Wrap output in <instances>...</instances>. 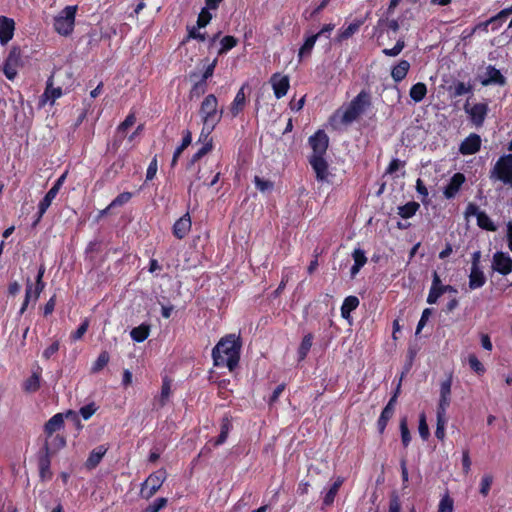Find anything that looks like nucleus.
<instances>
[{
    "label": "nucleus",
    "instance_id": "obj_1",
    "mask_svg": "<svg viewBox=\"0 0 512 512\" xmlns=\"http://www.w3.org/2000/svg\"><path fill=\"white\" fill-rule=\"evenodd\" d=\"M241 343L235 334H228L221 338L212 350L214 365L227 367L230 371L238 365Z\"/></svg>",
    "mask_w": 512,
    "mask_h": 512
},
{
    "label": "nucleus",
    "instance_id": "obj_2",
    "mask_svg": "<svg viewBox=\"0 0 512 512\" xmlns=\"http://www.w3.org/2000/svg\"><path fill=\"white\" fill-rule=\"evenodd\" d=\"M370 106V95L361 91L346 107L338 109L330 119L331 126L339 129L357 120Z\"/></svg>",
    "mask_w": 512,
    "mask_h": 512
},
{
    "label": "nucleus",
    "instance_id": "obj_3",
    "mask_svg": "<svg viewBox=\"0 0 512 512\" xmlns=\"http://www.w3.org/2000/svg\"><path fill=\"white\" fill-rule=\"evenodd\" d=\"M199 115L204 124V133H211L223 115V110L218 109V100L214 94H209L203 99Z\"/></svg>",
    "mask_w": 512,
    "mask_h": 512
},
{
    "label": "nucleus",
    "instance_id": "obj_4",
    "mask_svg": "<svg viewBox=\"0 0 512 512\" xmlns=\"http://www.w3.org/2000/svg\"><path fill=\"white\" fill-rule=\"evenodd\" d=\"M489 178L491 181H499L512 187V153L498 158L489 172Z\"/></svg>",
    "mask_w": 512,
    "mask_h": 512
},
{
    "label": "nucleus",
    "instance_id": "obj_5",
    "mask_svg": "<svg viewBox=\"0 0 512 512\" xmlns=\"http://www.w3.org/2000/svg\"><path fill=\"white\" fill-rule=\"evenodd\" d=\"M77 8L76 5L66 6L54 18V29L58 34L68 36L73 32Z\"/></svg>",
    "mask_w": 512,
    "mask_h": 512
},
{
    "label": "nucleus",
    "instance_id": "obj_6",
    "mask_svg": "<svg viewBox=\"0 0 512 512\" xmlns=\"http://www.w3.org/2000/svg\"><path fill=\"white\" fill-rule=\"evenodd\" d=\"M167 473L164 469H160L152 474L142 483L140 494L144 499H150L162 486Z\"/></svg>",
    "mask_w": 512,
    "mask_h": 512
},
{
    "label": "nucleus",
    "instance_id": "obj_7",
    "mask_svg": "<svg viewBox=\"0 0 512 512\" xmlns=\"http://www.w3.org/2000/svg\"><path fill=\"white\" fill-rule=\"evenodd\" d=\"M22 65L21 51L18 47H13L3 65V73L9 79L13 80Z\"/></svg>",
    "mask_w": 512,
    "mask_h": 512
},
{
    "label": "nucleus",
    "instance_id": "obj_8",
    "mask_svg": "<svg viewBox=\"0 0 512 512\" xmlns=\"http://www.w3.org/2000/svg\"><path fill=\"white\" fill-rule=\"evenodd\" d=\"M491 268L493 271L506 276L512 272V258L506 252L497 251L493 254Z\"/></svg>",
    "mask_w": 512,
    "mask_h": 512
},
{
    "label": "nucleus",
    "instance_id": "obj_9",
    "mask_svg": "<svg viewBox=\"0 0 512 512\" xmlns=\"http://www.w3.org/2000/svg\"><path fill=\"white\" fill-rule=\"evenodd\" d=\"M329 139L326 133L318 130L314 135L309 137V145L313 153L311 156H324L328 148Z\"/></svg>",
    "mask_w": 512,
    "mask_h": 512
},
{
    "label": "nucleus",
    "instance_id": "obj_10",
    "mask_svg": "<svg viewBox=\"0 0 512 512\" xmlns=\"http://www.w3.org/2000/svg\"><path fill=\"white\" fill-rule=\"evenodd\" d=\"M465 112L469 115L471 122L480 127L484 123L486 115L488 113V106L485 103H477L472 106L469 104H465L464 106Z\"/></svg>",
    "mask_w": 512,
    "mask_h": 512
},
{
    "label": "nucleus",
    "instance_id": "obj_11",
    "mask_svg": "<svg viewBox=\"0 0 512 512\" xmlns=\"http://www.w3.org/2000/svg\"><path fill=\"white\" fill-rule=\"evenodd\" d=\"M309 163L315 172L316 179L321 182H328L330 173L324 156H310Z\"/></svg>",
    "mask_w": 512,
    "mask_h": 512
},
{
    "label": "nucleus",
    "instance_id": "obj_12",
    "mask_svg": "<svg viewBox=\"0 0 512 512\" xmlns=\"http://www.w3.org/2000/svg\"><path fill=\"white\" fill-rule=\"evenodd\" d=\"M270 83L272 85L274 95L277 99L284 97L290 87L289 77L275 73L271 76Z\"/></svg>",
    "mask_w": 512,
    "mask_h": 512
},
{
    "label": "nucleus",
    "instance_id": "obj_13",
    "mask_svg": "<svg viewBox=\"0 0 512 512\" xmlns=\"http://www.w3.org/2000/svg\"><path fill=\"white\" fill-rule=\"evenodd\" d=\"M50 451H51V445L45 444L43 447V454L40 455L39 461H38V467H39V475L42 480H49L52 477V472L50 469Z\"/></svg>",
    "mask_w": 512,
    "mask_h": 512
},
{
    "label": "nucleus",
    "instance_id": "obj_14",
    "mask_svg": "<svg viewBox=\"0 0 512 512\" xmlns=\"http://www.w3.org/2000/svg\"><path fill=\"white\" fill-rule=\"evenodd\" d=\"M44 273H45V267L42 265V266H40V268L38 270V274L36 277V284H35L34 288H33L32 284L30 283V281L28 280L26 293H25V298L27 300L33 299L34 301H36L38 299L40 293L43 291V289L45 287V283L42 280Z\"/></svg>",
    "mask_w": 512,
    "mask_h": 512
},
{
    "label": "nucleus",
    "instance_id": "obj_15",
    "mask_svg": "<svg viewBox=\"0 0 512 512\" xmlns=\"http://www.w3.org/2000/svg\"><path fill=\"white\" fill-rule=\"evenodd\" d=\"M480 147V136L478 134L472 133L461 142L459 152L462 155H472L477 153L480 150Z\"/></svg>",
    "mask_w": 512,
    "mask_h": 512
},
{
    "label": "nucleus",
    "instance_id": "obj_16",
    "mask_svg": "<svg viewBox=\"0 0 512 512\" xmlns=\"http://www.w3.org/2000/svg\"><path fill=\"white\" fill-rule=\"evenodd\" d=\"M15 22L6 16H0V43L6 45L14 35Z\"/></svg>",
    "mask_w": 512,
    "mask_h": 512
},
{
    "label": "nucleus",
    "instance_id": "obj_17",
    "mask_svg": "<svg viewBox=\"0 0 512 512\" xmlns=\"http://www.w3.org/2000/svg\"><path fill=\"white\" fill-rule=\"evenodd\" d=\"M451 385H452L451 378H448L447 380H445L441 383L440 398H439V403H438V408H437V411H439V412L446 413V410L450 405Z\"/></svg>",
    "mask_w": 512,
    "mask_h": 512
},
{
    "label": "nucleus",
    "instance_id": "obj_18",
    "mask_svg": "<svg viewBox=\"0 0 512 512\" xmlns=\"http://www.w3.org/2000/svg\"><path fill=\"white\" fill-rule=\"evenodd\" d=\"M465 182V176L462 173H455L447 186L444 189V196L447 199H451L456 196V194L459 192L461 186Z\"/></svg>",
    "mask_w": 512,
    "mask_h": 512
},
{
    "label": "nucleus",
    "instance_id": "obj_19",
    "mask_svg": "<svg viewBox=\"0 0 512 512\" xmlns=\"http://www.w3.org/2000/svg\"><path fill=\"white\" fill-rule=\"evenodd\" d=\"M191 229V219L188 213L180 217L173 225V235L183 239Z\"/></svg>",
    "mask_w": 512,
    "mask_h": 512
},
{
    "label": "nucleus",
    "instance_id": "obj_20",
    "mask_svg": "<svg viewBox=\"0 0 512 512\" xmlns=\"http://www.w3.org/2000/svg\"><path fill=\"white\" fill-rule=\"evenodd\" d=\"M486 77L481 80V84L483 86H488L491 84H498V85H504L505 84V78L501 74V72L496 69L494 66L489 65L486 68Z\"/></svg>",
    "mask_w": 512,
    "mask_h": 512
},
{
    "label": "nucleus",
    "instance_id": "obj_21",
    "mask_svg": "<svg viewBox=\"0 0 512 512\" xmlns=\"http://www.w3.org/2000/svg\"><path fill=\"white\" fill-rule=\"evenodd\" d=\"M232 429V423L230 419L225 416L223 417L220 425V434L216 439H211L209 444H213L214 447L220 446L224 444L227 440V437Z\"/></svg>",
    "mask_w": 512,
    "mask_h": 512
},
{
    "label": "nucleus",
    "instance_id": "obj_22",
    "mask_svg": "<svg viewBox=\"0 0 512 512\" xmlns=\"http://www.w3.org/2000/svg\"><path fill=\"white\" fill-rule=\"evenodd\" d=\"M486 283V277L480 267H471L469 274V288L475 290L481 288Z\"/></svg>",
    "mask_w": 512,
    "mask_h": 512
},
{
    "label": "nucleus",
    "instance_id": "obj_23",
    "mask_svg": "<svg viewBox=\"0 0 512 512\" xmlns=\"http://www.w3.org/2000/svg\"><path fill=\"white\" fill-rule=\"evenodd\" d=\"M108 448L105 447L104 445H100L98 447H96L95 449H93L90 454H89V457L88 459L86 460V467L88 469H93L95 468L102 460L103 456L106 454Z\"/></svg>",
    "mask_w": 512,
    "mask_h": 512
},
{
    "label": "nucleus",
    "instance_id": "obj_24",
    "mask_svg": "<svg viewBox=\"0 0 512 512\" xmlns=\"http://www.w3.org/2000/svg\"><path fill=\"white\" fill-rule=\"evenodd\" d=\"M58 190L56 188L51 187L50 190L46 193L44 198L40 201L38 205V217L36 222H38L42 216L45 214L47 209L50 207L52 201L55 199V197L58 194Z\"/></svg>",
    "mask_w": 512,
    "mask_h": 512
},
{
    "label": "nucleus",
    "instance_id": "obj_25",
    "mask_svg": "<svg viewBox=\"0 0 512 512\" xmlns=\"http://www.w3.org/2000/svg\"><path fill=\"white\" fill-rule=\"evenodd\" d=\"M246 85H243L237 92L233 102L231 103L230 113L233 117L237 116L244 108L246 102L245 89Z\"/></svg>",
    "mask_w": 512,
    "mask_h": 512
},
{
    "label": "nucleus",
    "instance_id": "obj_26",
    "mask_svg": "<svg viewBox=\"0 0 512 512\" xmlns=\"http://www.w3.org/2000/svg\"><path fill=\"white\" fill-rule=\"evenodd\" d=\"M410 69V63L407 60H401L392 68L391 77L395 82L402 81Z\"/></svg>",
    "mask_w": 512,
    "mask_h": 512
},
{
    "label": "nucleus",
    "instance_id": "obj_27",
    "mask_svg": "<svg viewBox=\"0 0 512 512\" xmlns=\"http://www.w3.org/2000/svg\"><path fill=\"white\" fill-rule=\"evenodd\" d=\"M64 424L63 414L58 413L49 419L45 424V433L51 437L54 432L60 430Z\"/></svg>",
    "mask_w": 512,
    "mask_h": 512
},
{
    "label": "nucleus",
    "instance_id": "obj_28",
    "mask_svg": "<svg viewBox=\"0 0 512 512\" xmlns=\"http://www.w3.org/2000/svg\"><path fill=\"white\" fill-rule=\"evenodd\" d=\"M359 306V299L356 296H348L341 306V316L344 319L350 318V313Z\"/></svg>",
    "mask_w": 512,
    "mask_h": 512
},
{
    "label": "nucleus",
    "instance_id": "obj_29",
    "mask_svg": "<svg viewBox=\"0 0 512 512\" xmlns=\"http://www.w3.org/2000/svg\"><path fill=\"white\" fill-rule=\"evenodd\" d=\"M317 39H318V35H314V34L306 37L303 45L300 47V49L298 51L299 61H302L303 58L310 56Z\"/></svg>",
    "mask_w": 512,
    "mask_h": 512
},
{
    "label": "nucleus",
    "instance_id": "obj_30",
    "mask_svg": "<svg viewBox=\"0 0 512 512\" xmlns=\"http://www.w3.org/2000/svg\"><path fill=\"white\" fill-rule=\"evenodd\" d=\"M427 94V86L422 82L414 84L409 91L410 98L415 102H421Z\"/></svg>",
    "mask_w": 512,
    "mask_h": 512
},
{
    "label": "nucleus",
    "instance_id": "obj_31",
    "mask_svg": "<svg viewBox=\"0 0 512 512\" xmlns=\"http://www.w3.org/2000/svg\"><path fill=\"white\" fill-rule=\"evenodd\" d=\"M62 95V89L61 88H53L52 87V79L50 78L47 82V88L42 95V102L45 103L47 101H50L51 104L54 103L56 99L61 97Z\"/></svg>",
    "mask_w": 512,
    "mask_h": 512
},
{
    "label": "nucleus",
    "instance_id": "obj_32",
    "mask_svg": "<svg viewBox=\"0 0 512 512\" xmlns=\"http://www.w3.org/2000/svg\"><path fill=\"white\" fill-rule=\"evenodd\" d=\"M192 142V134L189 130H186L183 135L182 143L179 147L176 148L173 154L171 165L175 166L178 158L182 154V152L191 144Z\"/></svg>",
    "mask_w": 512,
    "mask_h": 512
},
{
    "label": "nucleus",
    "instance_id": "obj_33",
    "mask_svg": "<svg viewBox=\"0 0 512 512\" xmlns=\"http://www.w3.org/2000/svg\"><path fill=\"white\" fill-rule=\"evenodd\" d=\"M343 484V478L339 477L337 480L333 483V485L330 487V489L327 491L323 498V504L325 506H330L333 504L334 499L338 493L339 488Z\"/></svg>",
    "mask_w": 512,
    "mask_h": 512
},
{
    "label": "nucleus",
    "instance_id": "obj_34",
    "mask_svg": "<svg viewBox=\"0 0 512 512\" xmlns=\"http://www.w3.org/2000/svg\"><path fill=\"white\" fill-rule=\"evenodd\" d=\"M313 342V335L311 333H308L305 335L301 341V344L298 348V360L302 361L306 358L308 352L310 351L312 347Z\"/></svg>",
    "mask_w": 512,
    "mask_h": 512
},
{
    "label": "nucleus",
    "instance_id": "obj_35",
    "mask_svg": "<svg viewBox=\"0 0 512 512\" xmlns=\"http://www.w3.org/2000/svg\"><path fill=\"white\" fill-rule=\"evenodd\" d=\"M170 395H171V382L167 378H164L162 387H161V393L156 400L158 407L161 408V407L165 406Z\"/></svg>",
    "mask_w": 512,
    "mask_h": 512
},
{
    "label": "nucleus",
    "instance_id": "obj_36",
    "mask_svg": "<svg viewBox=\"0 0 512 512\" xmlns=\"http://www.w3.org/2000/svg\"><path fill=\"white\" fill-rule=\"evenodd\" d=\"M40 373L39 372H33V374L24 382L23 389L26 392H35L40 387Z\"/></svg>",
    "mask_w": 512,
    "mask_h": 512
},
{
    "label": "nucleus",
    "instance_id": "obj_37",
    "mask_svg": "<svg viewBox=\"0 0 512 512\" xmlns=\"http://www.w3.org/2000/svg\"><path fill=\"white\" fill-rule=\"evenodd\" d=\"M419 204L417 202H408L407 204L398 207V214L405 219H408L415 215L417 210L419 209Z\"/></svg>",
    "mask_w": 512,
    "mask_h": 512
},
{
    "label": "nucleus",
    "instance_id": "obj_38",
    "mask_svg": "<svg viewBox=\"0 0 512 512\" xmlns=\"http://www.w3.org/2000/svg\"><path fill=\"white\" fill-rule=\"evenodd\" d=\"M130 335L134 341L143 342L149 336V327L146 325L135 327L131 330Z\"/></svg>",
    "mask_w": 512,
    "mask_h": 512
},
{
    "label": "nucleus",
    "instance_id": "obj_39",
    "mask_svg": "<svg viewBox=\"0 0 512 512\" xmlns=\"http://www.w3.org/2000/svg\"><path fill=\"white\" fill-rule=\"evenodd\" d=\"M363 24L364 20H355L353 23L349 24L346 28L341 30L340 38L343 40L350 38L359 30L360 26Z\"/></svg>",
    "mask_w": 512,
    "mask_h": 512
},
{
    "label": "nucleus",
    "instance_id": "obj_40",
    "mask_svg": "<svg viewBox=\"0 0 512 512\" xmlns=\"http://www.w3.org/2000/svg\"><path fill=\"white\" fill-rule=\"evenodd\" d=\"M493 480L494 477L491 473H485L482 476L479 487V492L482 496L486 497L489 494Z\"/></svg>",
    "mask_w": 512,
    "mask_h": 512
},
{
    "label": "nucleus",
    "instance_id": "obj_41",
    "mask_svg": "<svg viewBox=\"0 0 512 512\" xmlns=\"http://www.w3.org/2000/svg\"><path fill=\"white\" fill-rule=\"evenodd\" d=\"M207 91V82L204 80H200L196 82L189 92V98L192 100L194 98H199L204 95Z\"/></svg>",
    "mask_w": 512,
    "mask_h": 512
},
{
    "label": "nucleus",
    "instance_id": "obj_42",
    "mask_svg": "<svg viewBox=\"0 0 512 512\" xmlns=\"http://www.w3.org/2000/svg\"><path fill=\"white\" fill-rule=\"evenodd\" d=\"M477 224L479 227L486 229L488 231L496 230V226L494 225L493 221L483 211L477 215Z\"/></svg>",
    "mask_w": 512,
    "mask_h": 512
},
{
    "label": "nucleus",
    "instance_id": "obj_43",
    "mask_svg": "<svg viewBox=\"0 0 512 512\" xmlns=\"http://www.w3.org/2000/svg\"><path fill=\"white\" fill-rule=\"evenodd\" d=\"M132 197V194L130 192H123L121 194H119L110 204L109 206L102 211V214L106 213L107 210L111 209V208H114V207H119V206H122L124 204H126Z\"/></svg>",
    "mask_w": 512,
    "mask_h": 512
},
{
    "label": "nucleus",
    "instance_id": "obj_44",
    "mask_svg": "<svg viewBox=\"0 0 512 512\" xmlns=\"http://www.w3.org/2000/svg\"><path fill=\"white\" fill-rule=\"evenodd\" d=\"M254 183L256 188L262 193H269L274 188V184L272 181L263 179L259 176H255Z\"/></svg>",
    "mask_w": 512,
    "mask_h": 512
},
{
    "label": "nucleus",
    "instance_id": "obj_45",
    "mask_svg": "<svg viewBox=\"0 0 512 512\" xmlns=\"http://www.w3.org/2000/svg\"><path fill=\"white\" fill-rule=\"evenodd\" d=\"M109 359L110 357L108 352H101L92 366V372L97 373L101 371L108 364Z\"/></svg>",
    "mask_w": 512,
    "mask_h": 512
},
{
    "label": "nucleus",
    "instance_id": "obj_46",
    "mask_svg": "<svg viewBox=\"0 0 512 512\" xmlns=\"http://www.w3.org/2000/svg\"><path fill=\"white\" fill-rule=\"evenodd\" d=\"M393 415H394V412L390 411V408L383 409V411L381 412V415L377 421V426H378V430L380 433H383V431L385 430V428L387 426L388 421L392 418Z\"/></svg>",
    "mask_w": 512,
    "mask_h": 512
},
{
    "label": "nucleus",
    "instance_id": "obj_47",
    "mask_svg": "<svg viewBox=\"0 0 512 512\" xmlns=\"http://www.w3.org/2000/svg\"><path fill=\"white\" fill-rule=\"evenodd\" d=\"M237 39L233 36H225L221 39L219 54H224L237 45Z\"/></svg>",
    "mask_w": 512,
    "mask_h": 512
},
{
    "label": "nucleus",
    "instance_id": "obj_48",
    "mask_svg": "<svg viewBox=\"0 0 512 512\" xmlns=\"http://www.w3.org/2000/svg\"><path fill=\"white\" fill-rule=\"evenodd\" d=\"M213 143L212 140H207L204 145L192 156L190 164H194L196 161H198L200 158H202L204 155H206L208 152L212 150Z\"/></svg>",
    "mask_w": 512,
    "mask_h": 512
},
{
    "label": "nucleus",
    "instance_id": "obj_49",
    "mask_svg": "<svg viewBox=\"0 0 512 512\" xmlns=\"http://www.w3.org/2000/svg\"><path fill=\"white\" fill-rule=\"evenodd\" d=\"M45 444L51 445L50 455L63 448L66 444L64 437L56 435L50 440H46Z\"/></svg>",
    "mask_w": 512,
    "mask_h": 512
},
{
    "label": "nucleus",
    "instance_id": "obj_50",
    "mask_svg": "<svg viewBox=\"0 0 512 512\" xmlns=\"http://www.w3.org/2000/svg\"><path fill=\"white\" fill-rule=\"evenodd\" d=\"M454 510V502L453 499L449 495H445L441 498L438 511L437 512H453Z\"/></svg>",
    "mask_w": 512,
    "mask_h": 512
},
{
    "label": "nucleus",
    "instance_id": "obj_51",
    "mask_svg": "<svg viewBox=\"0 0 512 512\" xmlns=\"http://www.w3.org/2000/svg\"><path fill=\"white\" fill-rule=\"evenodd\" d=\"M468 364L475 373L479 375L484 374L485 368L475 354H470L468 356Z\"/></svg>",
    "mask_w": 512,
    "mask_h": 512
},
{
    "label": "nucleus",
    "instance_id": "obj_52",
    "mask_svg": "<svg viewBox=\"0 0 512 512\" xmlns=\"http://www.w3.org/2000/svg\"><path fill=\"white\" fill-rule=\"evenodd\" d=\"M405 47V42L403 39H399L395 46L393 48H385L383 49V53L386 55V56H389V57H396L398 56L402 50L404 49Z\"/></svg>",
    "mask_w": 512,
    "mask_h": 512
},
{
    "label": "nucleus",
    "instance_id": "obj_53",
    "mask_svg": "<svg viewBox=\"0 0 512 512\" xmlns=\"http://www.w3.org/2000/svg\"><path fill=\"white\" fill-rule=\"evenodd\" d=\"M209 8L204 7L198 15L197 26L198 28H204L212 19V15L209 12Z\"/></svg>",
    "mask_w": 512,
    "mask_h": 512
},
{
    "label": "nucleus",
    "instance_id": "obj_54",
    "mask_svg": "<svg viewBox=\"0 0 512 512\" xmlns=\"http://www.w3.org/2000/svg\"><path fill=\"white\" fill-rule=\"evenodd\" d=\"M400 431L402 443L407 447L411 441V436L407 426V420L405 418L400 421Z\"/></svg>",
    "mask_w": 512,
    "mask_h": 512
},
{
    "label": "nucleus",
    "instance_id": "obj_55",
    "mask_svg": "<svg viewBox=\"0 0 512 512\" xmlns=\"http://www.w3.org/2000/svg\"><path fill=\"white\" fill-rule=\"evenodd\" d=\"M419 434L423 440H426L429 437V427L426 422V416L424 413L419 416Z\"/></svg>",
    "mask_w": 512,
    "mask_h": 512
},
{
    "label": "nucleus",
    "instance_id": "obj_56",
    "mask_svg": "<svg viewBox=\"0 0 512 512\" xmlns=\"http://www.w3.org/2000/svg\"><path fill=\"white\" fill-rule=\"evenodd\" d=\"M471 91V86L466 85L464 82H457L453 87V96L459 97Z\"/></svg>",
    "mask_w": 512,
    "mask_h": 512
},
{
    "label": "nucleus",
    "instance_id": "obj_57",
    "mask_svg": "<svg viewBox=\"0 0 512 512\" xmlns=\"http://www.w3.org/2000/svg\"><path fill=\"white\" fill-rule=\"evenodd\" d=\"M89 327V321L88 319H85L81 325L78 327V329L71 334V338L74 341H77L83 337V335L87 332Z\"/></svg>",
    "mask_w": 512,
    "mask_h": 512
},
{
    "label": "nucleus",
    "instance_id": "obj_58",
    "mask_svg": "<svg viewBox=\"0 0 512 512\" xmlns=\"http://www.w3.org/2000/svg\"><path fill=\"white\" fill-rule=\"evenodd\" d=\"M354 264L357 266L363 267L367 261L365 253L361 249H355L352 254Z\"/></svg>",
    "mask_w": 512,
    "mask_h": 512
},
{
    "label": "nucleus",
    "instance_id": "obj_59",
    "mask_svg": "<svg viewBox=\"0 0 512 512\" xmlns=\"http://www.w3.org/2000/svg\"><path fill=\"white\" fill-rule=\"evenodd\" d=\"M471 459H470V454H469V450H463L462 452V470H463V473L465 475H468L470 473V470H471Z\"/></svg>",
    "mask_w": 512,
    "mask_h": 512
},
{
    "label": "nucleus",
    "instance_id": "obj_60",
    "mask_svg": "<svg viewBox=\"0 0 512 512\" xmlns=\"http://www.w3.org/2000/svg\"><path fill=\"white\" fill-rule=\"evenodd\" d=\"M431 313H432V310L429 308H426L423 310L421 318L417 324L416 335H418L421 332V330L423 329V327L426 325Z\"/></svg>",
    "mask_w": 512,
    "mask_h": 512
},
{
    "label": "nucleus",
    "instance_id": "obj_61",
    "mask_svg": "<svg viewBox=\"0 0 512 512\" xmlns=\"http://www.w3.org/2000/svg\"><path fill=\"white\" fill-rule=\"evenodd\" d=\"M167 504L166 498H157L147 509V512H159Z\"/></svg>",
    "mask_w": 512,
    "mask_h": 512
},
{
    "label": "nucleus",
    "instance_id": "obj_62",
    "mask_svg": "<svg viewBox=\"0 0 512 512\" xmlns=\"http://www.w3.org/2000/svg\"><path fill=\"white\" fill-rule=\"evenodd\" d=\"M198 26L188 28V39H196L199 41H205L206 36L204 33L199 32Z\"/></svg>",
    "mask_w": 512,
    "mask_h": 512
},
{
    "label": "nucleus",
    "instance_id": "obj_63",
    "mask_svg": "<svg viewBox=\"0 0 512 512\" xmlns=\"http://www.w3.org/2000/svg\"><path fill=\"white\" fill-rule=\"evenodd\" d=\"M59 342L58 341H54L49 347H47L44 351H43V358H45L46 360L50 359L54 354H56L59 350Z\"/></svg>",
    "mask_w": 512,
    "mask_h": 512
},
{
    "label": "nucleus",
    "instance_id": "obj_64",
    "mask_svg": "<svg viewBox=\"0 0 512 512\" xmlns=\"http://www.w3.org/2000/svg\"><path fill=\"white\" fill-rule=\"evenodd\" d=\"M95 412H96V407H95L94 403L83 406L80 409V414L84 420H88Z\"/></svg>",
    "mask_w": 512,
    "mask_h": 512
}]
</instances>
